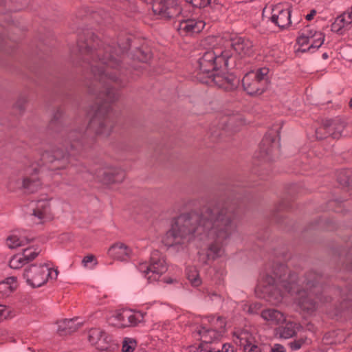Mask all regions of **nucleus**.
<instances>
[{
    "label": "nucleus",
    "instance_id": "nucleus-45",
    "mask_svg": "<svg viewBox=\"0 0 352 352\" xmlns=\"http://www.w3.org/2000/svg\"><path fill=\"white\" fill-rule=\"evenodd\" d=\"M10 309L3 305H0V322L7 319L10 316Z\"/></svg>",
    "mask_w": 352,
    "mask_h": 352
},
{
    "label": "nucleus",
    "instance_id": "nucleus-39",
    "mask_svg": "<svg viewBox=\"0 0 352 352\" xmlns=\"http://www.w3.org/2000/svg\"><path fill=\"white\" fill-rule=\"evenodd\" d=\"M98 264L97 259L94 254H88L85 256L82 260V265L85 267L92 268Z\"/></svg>",
    "mask_w": 352,
    "mask_h": 352
},
{
    "label": "nucleus",
    "instance_id": "nucleus-32",
    "mask_svg": "<svg viewBox=\"0 0 352 352\" xmlns=\"http://www.w3.org/2000/svg\"><path fill=\"white\" fill-rule=\"evenodd\" d=\"M41 252V249L38 246H33L24 249L21 254L25 259L26 263H28L36 258Z\"/></svg>",
    "mask_w": 352,
    "mask_h": 352
},
{
    "label": "nucleus",
    "instance_id": "nucleus-16",
    "mask_svg": "<svg viewBox=\"0 0 352 352\" xmlns=\"http://www.w3.org/2000/svg\"><path fill=\"white\" fill-rule=\"evenodd\" d=\"M239 80L233 74L217 72L210 80L208 84H214L219 87L229 91L234 89L239 84Z\"/></svg>",
    "mask_w": 352,
    "mask_h": 352
},
{
    "label": "nucleus",
    "instance_id": "nucleus-23",
    "mask_svg": "<svg viewBox=\"0 0 352 352\" xmlns=\"http://www.w3.org/2000/svg\"><path fill=\"white\" fill-rule=\"evenodd\" d=\"M325 126L327 127V133L334 139H338L342 136V133L345 128V123L340 119L325 120Z\"/></svg>",
    "mask_w": 352,
    "mask_h": 352
},
{
    "label": "nucleus",
    "instance_id": "nucleus-25",
    "mask_svg": "<svg viewBox=\"0 0 352 352\" xmlns=\"http://www.w3.org/2000/svg\"><path fill=\"white\" fill-rule=\"evenodd\" d=\"M197 333L199 335L202 342L206 343L205 344H208L214 340H218L221 336L220 331L214 330L211 327H201L197 330Z\"/></svg>",
    "mask_w": 352,
    "mask_h": 352
},
{
    "label": "nucleus",
    "instance_id": "nucleus-8",
    "mask_svg": "<svg viewBox=\"0 0 352 352\" xmlns=\"http://www.w3.org/2000/svg\"><path fill=\"white\" fill-rule=\"evenodd\" d=\"M152 10L160 19L172 20L180 16L182 8L177 0H153Z\"/></svg>",
    "mask_w": 352,
    "mask_h": 352
},
{
    "label": "nucleus",
    "instance_id": "nucleus-42",
    "mask_svg": "<svg viewBox=\"0 0 352 352\" xmlns=\"http://www.w3.org/2000/svg\"><path fill=\"white\" fill-rule=\"evenodd\" d=\"M307 338L306 336H302L291 342L289 343V346L292 350H298L307 342Z\"/></svg>",
    "mask_w": 352,
    "mask_h": 352
},
{
    "label": "nucleus",
    "instance_id": "nucleus-21",
    "mask_svg": "<svg viewBox=\"0 0 352 352\" xmlns=\"http://www.w3.org/2000/svg\"><path fill=\"white\" fill-rule=\"evenodd\" d=\"M39 168L34 167L28 170L30 177H25L23 179V187L30 192L36 191L41 186V182L37 177Z\"/></svg>",
    "mask_w": 352,
    "mask_h": 352
},
{
    "label": "nucleus",
    "instance_id": "nucleus-22",
    "mask_svg": "<svg viewBox=\"0 0 352 352\" xmlns=\"http://www.w3.org/2000/svg\"><path fill=\"white\" fill-rule=\"evenodd\" d=\"M284 324L285 326L280 325L275 329L276 335L283 339H289L295 336L297 330L300 327L299 324L287 320Z\"/></svg>",
    "mask_w": 352,
    "mask_h": 352
},
{
    "label": "nucleus",
    "instance_id": "nucleus-11",
    "mask_svg": "<svg viewBox=\"0 0 352 352\" xmlns=\"http://www.w3.org/2000/svg\"><path fill=\"white\" fill-rule=\"evenodd\" d=\"M146 269V278L150 283L157 281L167 271L164 257L158 250H154L151 255L150 265L144 266Z\"/></svg>",
    "mask_w": 352,
    "mask_h": 352
},
{
    "label": "nucleus",
    "instance_id": "nucleus-3",
    "mask_svg": "<svg viewBox=\"0 0 352 352\" xmlns=\"http://www.w3.org/2000/svg\"><path fill=\"white\" fill-rule=\"evenodd\" d=\"M90 42H79V51L87 56L86 60L92 59L89 64L94 78V86L104 89L100 93V98L105 102H113L118 99L119 96L117 90L110 87V84L120 85V78L118 74L120 60L112 56L111 46L93 50L89 45Z\"/></svg>",
    "mask_w": 352,
    "mask_h": 352
},
{
    "label": "nucleus",
    "instance_id": "nucleus-46",
    "mask_svg": "<svg viewBox=\"0 0 352 352\" xmlns=\"http://www.w3.org/2000/svg\"><path fill=\"white\" fill-rule=\"evenodd\" d=\"M244 352H261L260 348L253 342L243 349Z\"/></svg>",
    "mask_w": 352,
    "mask_h": 352
},
{
    "label": "nucleus",
    "instance_id": "nucleus-33",
    "mask_svg": "<svg viewBox=\"0 0 352 352\" xmlns=\"http://www.w3.org/2000/svg\"><path fill=\"white\" fill-rule=\"evenodd\" d=\"M338 182L344 186H349L352 184V170H342L338 174Z\"/></svg>",
    "mask_w": 352,
    "mask_h": 352
},
{
    "label": "nucleus",
    "instance_id": "nucleus-6",
    "mask_svg": "<svg viewBox=\"0 0 352 352\" xmlns=\"http://www.w3.org/2000/svg\"><path fill=\"white\" fill-rule=\"evenodd\" d=\"M58 273L57 270L50 268L45 264L32 265L25 270L23 276L29 285L38 287L46 283L49 278L56 279Z\"/></svg>",
    "mask_w": 352,
    "mask_h": 352
},
{
    "label": "nucleus",
    "instance_id": "nucleus-48",
    "mask_svg": "<svg viewBox=\"0 0 352 352\" xmlns=\"http://www.w3.org/2000/svg\"><path fill=\"white\" fill-rule=\"evenodd\" d=\"M207 296L210 300H213L214 298L220 297V296L214 292H208Z\"/></svg>",
    "mask_w": 352,
    "mask_h": 352
},
{
    "label": "nucleus",
    "instance_id": "nucleus-4",
    "mask_svg": "<svg viewBox=\"0 0 352 352\" xmlns=\"http://www.w3.org/2000/svg\"><path fill=\"white\" fill-rule=\"evenodd\" d=\"M232 53L229 49H223L221 45L206 52L199 59L197 79L202 83H209L219 69L226 70L230 67Z\"/></svg>",
    "mask_w": 352,
    "mask_h": 352
},
{
    "label": "nucleus",
    "instance_id": "nucleus-2",
    "mask_svg": "<svg viewBox=\"0 0 352 352\" xmlns=\"http://www.w3.org/2000/svg\"><path fill=\"white\" fill-rule=\"evenodd\" d=\"M275 285H270L266 288V292L269 293V300L273 304H277L282 301L283 296L287 294H296L297 302L299 307L307 312L314 311L318 304L327 302L328 298L322 300L320 296L322 287L316 283L320 278V276L314 272L307 274L302 282L305 287L302 290L299 289L296 280L297 276L294 274L289 273L287 266L279 265L274 272Z\"/></svg>",
    "mask_w": 352,
    "mask_h": 352
},
{
    "label": "nucleus",
    "instance_id": "nucleus-12",
    "mask_svg": "<svg viewBox=\"0 0 352 352\" xmlns=\"http://www.w3.org/2000/svg\"><path fill=\"white\" fill-rule=\"evenodd\" d=\"M118 327L124 328L136 326L143 321L144 315L141 312H135L131 309H120L115 311L110 318Z\"/></svg>",
    "mask_w": 352,
    "mask_h": 352
},
{
    "label": "nucleus",
    "instance_id": "nucleus-27",
    "mask_svg": "<svg viewBox=\"0 0 352 352\" xmlns=\"http://www.w3.org/2000/svg\"><path fill=\"white\" fill-rule=\"evenodd\" d=\"M16 279L14 276L8 277L0 282V296L2 298L10 296L16 288Z\"/></svg>",
    "mask_w": 352,
    "mask_h": 352
},
{
    "label": "nucleus",
    "instance_id": "nucleus-34",
    "mask_svg": "<svg viewBox=\"0 0 352 352\" xmlns=\"http://www.w3.org/2000/svg\"><path fill=\"white\" fill-rule=\"evenodd\" d=\"M186 274L187 278L192 286L197 287L201 285V280L198 271L195 267H188Z\"/></svg>",
    "mask_w": 352,
    "mask_h": 352
},
{
    "label": "nucleus",
    "instance_id": "nucleus-13",
    "mask_svg": "<svg viewBox=\"0 0 352 352\" xmlns=\"http://www.w3.org/2000/svg\"><path fill=\"white\" fill-rule=\"evenodd\" d=\"M324 41V36L321 32L310 28L303 30L297 38V43L300 46L309 45L307 49H303V51L317 50L323 44Z\"/></svg>",
    "mask_w": 352,
    "mask_h": 352
},
{
    "label": "nucleus",
    "instance_id": "nucleus-7",
    "mask_svg": "<svg viewBox=\"0 0 352 352\" xmlns=\"http://www.w3.org/2000/svg\"><path fill=\"white\" fill-rule=\"evenodd\" d=\"M89 128L96 135L108 137L111 133L114 124L108 116V107L102 104L95 110L94 115L90 120Z\"/></svg>",
    "mask_w": 352,
    "mask_h": 352
},
{
    "label": "nucleus",
    "instance_id": "nucleus-10",
    "mask_svg": "<svg viewBox=\"0 0 352 352\" xmlns=\"http://www.w3.org/2000/svg\"><path fill=\"white\" fill-rule=\"evenodd\" d=\"M219 44L222 45L223 49H229L230 52L233 50L241 57L250 56L254 51L252 41L245 37H235L230 40L221 39Z\"/></svg>",
    "mask_w": 352,
    "mask_h": 352
},
{
    "label": "nucleus",
    "instance_id": "nucleus-18",
    "mask_svg": "<svg viewBox=\"0 0 352 352\" xmlns=\"http://www.w3.org/2000/svg\"><path fill=\"white\" fill-rule=\"evenodd\" d=\"M97 177L105 184L122 182L124 173L120 168L107 166L97 173Z\"/></svg>",
    "mask_w": 352,
    "mask_h": 352
},
{
    "label": "nucleus",
    "instance_id": "nucleus-54",
    "mask_svg": "<svg viewBox=\"0 0 352 352\" xmlns=\"http://www.w3.org/2000/svg\"><path fill=\"white\" fill-rule=\"evenodd\" d=\"M229 122H230V124H232L233 122V118L230 119Z\"/></svg>",
    "mask_w": 352,
    "mask_h": 352
},
{
    "label": "nucleus",
    "instance_id": "nucleus-56",
    "mask_svg": "<svg viewBox=\"0 0 352 352\" xmlns=\"http://www.w3.org/2000/svg\"><path fill=\"white\" fill-rule=\"evenodd\" d=\"M97 352H107V351H106L104 350H100V351H98Z\"/></svg>",
    "mask_w": 352,
    "mask_h": 352
},
{
    "label": "nucleus",
    "instance_id": "nucleus-50",
    "mask_svg": "<svg viewBox=\"0 0 352 352\" xmlns=\"http://www.w3.org/2000/svg\"><path fill=\"white\" fill-rule=\"evenodd\" d=\"M144 266H148L146 263H142L139 266V269L141 272H144L145 274V276L146 277V269L144 268Z\"/></svg>",
    "mask_w": 352,
    "mask_h": 352
},
{
    "label": "nucleus",
    "instance_id": "nucleus-31",
    "mask_svg": "<svg viewBox=\"0 0 352 352\" xmlns=\"http://www.w3.org/2000/svg\"><path fill=\"white\" fill-rule=\"evenodd\" d=\"M275 146L276 144L272 139L269 137L264 138L260 145L261 157H265L271 155L273 153Z\"/></svg>",
    "mask_w": 352,
    "mask_h": 352
},
{
    "label": "nucleus",
    "instance_id": "nucleus-28",
    "mask_svg": "<svg viewBox=\"0 0 352 352\" xmlns=\"http://www.w3.org/2000/svg\"><path fill=\"white\" fill-rule=\"evenodd\" d=\"M351 24H352V8L350 11L344 12L337 17L332 27L335 30L340 31L344 28H347Z\"/></svg>",
    "mask_w": 352,
    "mask_h": 352
},
{
    "label": "nucleus",
    "instance_id": "nucleus-41",
    "mask_svg": "<svg viewBox=\"0 0 352 352\" xmlns=\"http://www.w3.org/2000/svg\"><path fill=\"white\" fill-rule=\"evenodd\" d=\"M136 346V342L131 338H125L122 344L123 352H133Z\"/></svg>",
    "mask_w": 352,
    "mask_h": 352
},
{
    "label": "nucleus",
    "instance_id": "nucleus-30",
    "mask_svg": "<svg viewBox=\"0 0 352 352\" xmlns=\"http://www.w3.org/2000/svg\"><path fill=\"white\" fill-rule=\"evenodd\" d=\"M28 243L25 237L20 236L16 233L11 234L6 239V245L10 249H15Z\"/></svg>",
    "mask_w": 352,
    "mask_h": 352
},
{
    "label": "nucleus",
    "instance_id": "nucleus-37",
    "mask_svg": "<svg viewBox=\"0 0 352 352\" xmlns=\"http://www.w3.org/2000/svg\"><path fill=\"white\" fill-rule=\"evenodd\" d=\"M266 57L267 60L271 62L280 63L283 61V57L281 56V52L276 49L270 50L267 52Z\"/></svg>",
    "mask_w": 352,
    "mask_h": 352
},
{
    "label": "nucleus",
    "instance_id": "nucleus-51",
    "mask_svg": "<svg viewBox=\"0 0 352 352\" xmlns=\"http://www.w3.org/2000/svg\"><path fill=\"white\" fill-rule=\"evenodd\" d=\"M260 307H261V306H260V304H258V303L251 305L250 306V308H249V311H250V313H253V309H254V308H258H258H260Z\"/></svg>",
    "mask_w": 352,
    "mask_h": 352
},
{
    "label": "nucleus",
    "instance_id": "nucleus-26",
    "mask_svg": "<svg viewBox=\"0 0 352 352\" xmlns=\"http://www.w3.org/2000/svg\"><path fill=\"white\" fill-rule=\"evenodd\" d=\"M234 341L236 344L243 349L249 344L255 342L254 338L251 333L247 330H241L234 333Z\"/></svg>",
    "mask_w": 352,
    "mask_h": 352
},
{
    "label": "nucleus",
    "instance_id": "nucleus-47",
    "mask_svg": "<svg viewBox=\"0 0 352 352\" xmlns=\"http://www.w3.org/2000/svg\"><path fill=\"white\" fill-rule=\"evenodd\" d=\"M271 352H286L285 347L280 344H275L271 349Z\"/></svg>",
    "mask_w": 352,
    "mask_h": 352
},
{
    "label": "nucleus",
    "instance_id": "nucleus-17",
    "mask_svg": "<svg viewBox=\"0 0 352 352\" xmlns=\"http://www.w3.org/2000/svg\"><path fill=\"white\" fill-rule=\"evenodd\" d=\"M260 315L265 323L271 327H278L286 322V314L274 308L264 309Z\"/></svg>",
    "mask_w": 352,
    "mask_h": 352
},
{
    "label": "nucleus",
    "instance_id": "nucleus-24",
    "mask_svg": "<svg viewBox=\"0 0 352 352\" xmlns=\"http://www.w3.org/2000/svg\"><path fill=\"white\" fill-rule=\"evenodd\" d=\"M78 318L65 319L58 324V332L60 336L70 334L77 331L81 326L80 322H76Z\"/></svg>",
    "mask_w": 352,
    "mask_h": 352
},
{
    "label": "nucleus",
    "instance_id": "nucleus-1",
    "mask_svg": "<svg viewBox=\"0 0 352 352\" xmlns=\"http://www.w3.org/2000/svg\"><path fill=\"white\" fill-rule=\"evenodd\" d=\"M235 214L223 201L210 203L199 215L184 213L173 219L162 241L166 246L183 248L195 238L210 242L206 256L215 260L225 254L226 241L236 231Z\"/></svg>",
    "mask_w": 352,
    "mask_h": 352
},
{
    "label": "nucleus",
    "instance_id": "nucleus-36",
    "mask_svg": "<svg viewBox=\"0 0 352 352\" xmlns=\"http://www.w3.org/2000/svg\"><path fill=\"white\" fill-rule=\"evenodd\" d=\"M104 332L98 328H92L88 332V340L91 344H96L101 339Z\"/></svg>",
    "mask_w": 352,
    "mask_h": 352
},
{
    "label": "nucleus",
    "instance_id": "nucleus-14",
    "mask_svg": "<svg viewBox=\"0 0 352 352\" xmlns=\"http://www.w3.org/2000/svg\"><path fill=\"white\" fill-rule=\"evenodd\" d=\"M270 19L280 29L287 28L292 23L291 10L287 5L277 4L272 10Z\"/></svg>",
    "mask_w": 352,
    "mask_h": 352
},
{
    "label": "nucleus",
    "instance_id": "nucleus-5",
    "mask_svg": "<svg viewBox=\"0 0 352 352\" xmlns=\"http://www.w3.org/2000/svg\"><path fill=\"white\" fill-rule=\"evenodd\" d=\"M269 69L263 67L247 73L242 79L244 91L251 96L262 94L267 87Z\"/></svg>",
    "mask_w": 352,
    "mask_h": 352
},
{
    "label": "nucleus",
    "instance_id": "nucleus-19",
    "mask_svg": "<svg viewBox=\"0 0 352 352\" xmlns=\"http://www.w3.org/2000/svg\"><path fill=\"white\" fill-rule=\"evenodd\" d=\"M108 254L113 259L123 261L131 258L133 254V250L126 244L117 242L109 248Z\"/></svg>",
    "mask_w": 352,
    "mask_h": 352
},
{
    "label": "nucleus",
    "instance_id": "nucleus-40",
    "mask_svg": "<svg viewBox=\"0 0 352 352\" xmlns=\"http://www.w3.org/2000/svg\"><path fill=\"white\" fill-rule=\"evenodd\" d=\"M80 139L78 140L76 137V132H72L69 134V138L72 140L71 146L73 148L80 149L82 148V142L83 140V136L80 134Z\"/></svg>",
    "mask_w": 352,
    "mask_h": 352
},
{
    "label": "nucleus",
    "instance_id": "nucleus-38",
    "mask_svg": "<svg viewBox=\"0 0 352 352\" xmlns=\"http://www.w3.org/2000/svg\"><path fill=\"white\" fill-rule=\"evenodd\" d=\"M211 327L214 329V330H218V331H220V334L222 336V333L224 332L226 327V321L224 318L221 317H217L216 318H213Z\"/></svg>",
    "mask_w": 352,
    "mask_h": 352
},
{
    "label": "nucleus",
    "instance_id": "nucleus-53",
    "mask_svg": "<svg viewBox=\"0 0 352 352\" xmlns=\"http://www.w3.org/2000/svg\"><path fill=\"white\" fill-rule=\"evenodd\" d=\"M349 106L351 109H352V98L349 100Z\"/></svg>",
    "mask_w": 352,
    "mask_h": 352
},
{
    "label": "nucleus",
    "instance_id": "nucleus-44",
    "mask_svg": "<svg viewBox=\"0 0 352 352\" xmlns=\"http://www.w3.org/2000/svg\"><path fill=\"white\" fill-rule=\"evenodd\" d=\"M316 136L317 139L322 140L329 136L327 133V127L325 126V121L322 125L316 130Z\"/></svg>",
    "mask_w": 352,
    "mask_h": 352
},
{
    "label": "nucleus",
    "instance_id": "nucleus-20",
    "mask_svg": "<svg viewBox=\"0 0 352 352\" xmlns=\"http://www.w3.org/2000/svg\"><path fill=\"white\" fill-rule=\"evenodd\" d=\"M204 26L205 23L203 21L188 19L179 22L177 30L182 35H188L200 32Z\"/></svg>",
    "mask_w": 352,
    "mask_h": 352
},
{
    "label": "nucleus",
    "instance_id": "nucleus-15",
    "mask_svg": "<svg viewBox=\"0 0 352 352\" xmlns=\"http://www.w3.org/2000/svg\"><path fill=\"white\" fill-rule=\"evenodd\" d=\"M32 217L36 219L35 221L36 223H41L52 220L54 214L51 208L50 200H38L36 203L35 208L33 209Z\"/></svg>",
    "mask_w": 352,
    "mask_h": 352
},
{
    "label": "nucleus",
    "instance_id": "nucleus-55",
    "mask_svg": "<svg viewBox=\"0 0 352 352\" xmlns=\"http://www.w3.org/2000/svg\"><path fill=\"white\" fill-rule=\"evenodd\" d=\"M166 282L168 283H172V280H168Z\"/></svg>",
    "mask_w": 352,
    "mask_h": 352
},
{
    "label": "nucleus",
    "instance_id": "nucleus-29",
    "mask_svg": "<svg viewBox=\"0 0 352 352\" xmlns=\"http://www.w3.org/2000/svg\"><path fill=\"white\" fill-rule=\"evenodd\" d=\"M230 345L222 344L221 349H212L208 344H201L199 346H191L189 352H233Z\"/></svg>",
    "mask_w": 352,
    "mask_h": 352
},
{
    "label": "nucleus",
    "instance_id": "nucleus-9",
    "mask_svg": "<svg viewBox=\"0 0 352 352\" xmlns=\"http://www.w3.org/2000/svg\"><path fill=\"white\" fill-rule=\"evenodd\" d=\"M41 159L43 164L47 166L48 168L52 171L65 169L69 164L67 153L59 148L44 151L41 154Z\"/></svg>",
    "mask_w": 352,
    "mask_h": 352
},
{
    "label": "nucleus",
    "instance_id": "nucleus-35",
    "mask_svg": "<svg viewBox=\"0 0 352 352\" xmlns=\"http://www.w3.org/2000/svg\"><path fill=\"white\" fill-rule=\"evenodd\" d=\"M27 264L25 259L21 253L14 255L9 262V265L12 269H20Z\"/></svg>",
    "mask_w": 352,
    "mask_h": 352
},
{
    "label": "nucleus",
    "instance_id": "nucleus-43",
    "mask_svg": "<svg viewBox=\"0 0 352 352\" xmlns=\"http://www.w3.org/2000/svg\"><path fill=\"white\" fill-rule=\"evenodd\" d=\"M186 3L196 8H205L210 3L211 0H185Z\"/></svg>",
    "mask_w": 352,
    "mask_h": 352
},
{
    "label": "nucleus",
    "instance_id": "nucleus-52",
    "mask_svg": "<svg viewBox=\"0 0 352 352\" xmlns=\"http://www.w3.org/2000/svg\"><path fill=\"white\" fill-rule=\"evenodd\" d=\"M322 58H323L324 59H327V58H328V54H327V53H324V54H322Z\"/></svg>",
    "mask_w": 352,
    "mask_h": 352
},
{
    "label": "nucleus",
    "instance_id": "nucleus-49",
    "mask_svg": "<svg viewBox=\"0 0 352 352\" xmlns=\"http://www.w3.org/2000/svg\"><path fill=\"white\" fill-rule=\"evenodd\" d=\"M316 14V11L315 10H312L309 14L306 15L305 18L307 21H311V19H313Z\"/></svg>",
    "mask_w": 352,
    "mask_h": 352
}]
</instances>
